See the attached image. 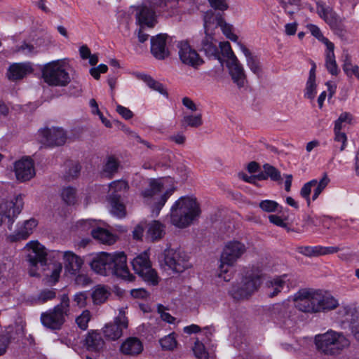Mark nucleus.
I'll list each match as a JSON object with an SVG mask.
<instances>
[{
	"mask_svg": "<svg viewBox=\"0 0 359 359\" xmlns=\"http://www.w3.org/2000/svg\"><path fill=\"white\" fill-rule=\"evenodd\" d=\"M203 123L202 113L196 111L195 113L184 112L182 118V124L186 127L198 128Z\"/></svg>",
	"mask_w": 359,
	"mask_h": 359,
	"instance_id": "58836bf2",
	"label": "nucleus"
},
{
	"mask_svg": "<svg viewBox=\"0 0 359 359\" xmlns=\"http://www.w3.org/2000/svg\"><path fill=\"white\" fill-rule=\"evenodd\" d=\"M126 308H121L118 315L114 318L113 323L107 324L102 329L107 339L116 340L123 334V330L128 327V318L126 317Z\"/></svg>",
	"mask_w": 359,
	"mask_h": 359,
	"instance_id": "2eb2a0df",
	"label": "nucleus"
},
{
	"mask_svg": "<svg viewBox=\"0 0 359 359\" xmlns=\"http://www.w3.org/2000/svg\"><path fill=\"white\" fill-rule=\"evenodd\" d=\"M234 264H228L227 263H223L221 258H219V265L218 269V277L228 282L233 278V271L231 269Z\"/></svg>",
	"mask_w": 359,
	"mask_h": 359,
	"instance_id": "8fccbe9b",
	"label": "nucleus"
},
{
	"mask_svg": "<svg viewBox=\"0 0 359 359\" xmlns=\"http://www.w3.org/2000/svg\"><path fill=\"white\" fill-rule=\"evenodd\" d=\"M352 116L348 112H343L334 121V130H341L348 124L351 123Z\"/></svg>",
	"mask_w": 359,
	"mask_h": 359,
	"instance_id": "603ef678",
	"label": "nucleus"
},
{
	"mask_svg": "<svg viewBox=\"0 0 359 359\" xmlns=\"http://www.w3.org/2000/svg\"><path fill=\"white\" fill-rule=\"evenodd\" d=\"M165 234V226L158 221H152L147 226L146 238L156 241L161 239Z\"/></svg>",
	"mask_w": 359,
	"mask_h": 359,
	"instance_id": "c9c22d12",
	"label": "nucleus"
},
{
	"mask_svg": "<svg viewBox=\"0 0 359 359\" xmlns=\"http://www.w3.org/2000/svg\"><path fill=\"white\" fill-rule=\"evenodd\" d=\"M111 295V290L108 286L97 285L94 287L91 292V298L93 304L100 305L104 304Z\"/></svg>",
	"mask_w": 359,
	"mask_h": 359,
	"instance_id": "e433bc0d",
	"label": "nucleus"
},
{
	"mask_svg": "<svg viewBox=\"0 0 359 359\" xmlns=\"http://www.w3.org/2000/svg\"><path fill=\"white\" fill-rule=\"evenodd\" d=\"M34 71L33 65L29 62L11 64L7 72L8 78L13 81L23 79Z\"/></svg>",
	"mask_w": 359,
	"mask_h": 359,
	"instance_id": "a878e982",
	"label": "nucleus"
},
{
	"mask_svg": "<svg viewBox=\"0 0 359 359\" xmlns=\"http://www.w3.org/2000/svg\"><path fill=\"white\" fill-rule=\"evenodd\" d=\"M37 226L38 221L34 218L18 222L15 230L8 236V239L11 242L25 240L34 233Z\"/></svg>",
	"mask_w": 359,
	"mask_h": 359,
	"instance_id": "6ab92c4d",
	"label": "nucleus"
},
{
	"mask_svg": "<svg viewBox=\"0 0 359 359\" xmlns=\"http://www.w3.org/2000/svg\"><path fill=\"white\" fill-rule=\"evenodd\" d=\"M177 46L180 60L184 65L197 68L203 64L201 57L187 41H179Z\"/></svg>",
	"mask_w": 359,
	"mask_h": 359,
	"instance_id": "f3484780",
	"label": "nucleus"
},
{
	"mask_svg": "<svg viewBox=\"0 0 359 359\" xmlns=\"http://www.w3.org/2000/svg\"><path fill=\"white\" fill-rule=\"evenodd\" d=\"M13 51L15 53H21L26 55H32L37 52L36 48L32 44L26 41H22L18 44Z\"/></svg>",
	"mask_w": 359,
	"mask_h": 359,
	"instance_id": "864d4df0",
	"label": "nucleus"
},
{
	"mask_svg": "<svg viewBox=\"0 0 359 359\" xmlns=\"http://www.w3.org/2000/svg\"><path fill=\"white\" fill-rule=\"evenodd\" d=\"M51 260L63 259L65 269L69 274H76L83 264V259L72 251L53 250L50 253Z\"/></svg>",
	"mask_w": 359,
	"mask_h": 359,
	"instance_id": "4468645a",
	"label": "nucleus"
},
{
	"mask_svg": "<svg viewBox=\"0 0 359 359\" xmlns=\"http://www.w3.org/2000/svg\"><path fill=\"white\" fill-rule=\"evenodd\" d=\"M199 46L207 57L217 59L220 61L218 41L214 34H204L200 39Z\"/></svg>",
	"mask_w": 359,
	"mask_h": 359,
	"instance_id": "b1692460",
	"label": "nucleus"
},
{
	"mask_svg": "<svg viewBox=\"0 0 359 359\" xmlns=\"http://www.w3.org/2000/svg\"><path fill=\"white\" fill-rule=\"evenodd\" d=\"M245 244L237 239L226 241L220 255L223 263L235 264L246 252Z\"/></svg>",
	"mask_w": 359,
	"mask_h": 359,
	"instance_id": "ddd939ff",
	"label": "nucleus"
},
{
	"mask_svg": "<svg viewBox=\"0 0 359 359\" xmlns=\"http://www.w3.org/2000/svg\"><path fill=\"white\" fill-rule=\"evenodd\" d=\"M326 58H325V66L327 71L332 75H337L338 74V67L335 60V56L334 53V44L332 48L327 47Z\"/></svg>",
	"mask_w": 359,
	"mask_h": 359,
	"instance_id": "a18cd8bd",
	"label": "nucleus"
},
{
	"mask_svg": "<svg viewBox=\"0 0 359 359\" xmlns=\"http://www.w3.org/2000/svg\"><path fill=\"white\" fill-rule=\"evenodd\" d=\"M260 285L259 274L248 273L234 283L229 290L230 295L236 299H243L251 296Z\"/></svg>",
	"mask_w": 359,
	"mask_h": 359,
	"instance_id": "9b49d317",
	"label": "nucleus"
},
{
	"mask_svg": "<svg viewBox=\"0 0 359 359\" xmlns=\"http://www.w3.org/2000/svg\"><path fill=\"white\" fill-rule=\"evenodd\" d=\"M219 53H221L226 57V62L230 61L233 57H237L233 53L231 45L228 41H223L218 43Z\"/></svg>",
	"mask_w": 359,
	"mask_h": 359,
	"instance_id": "6e6d98bb",
	"label": "nucleus"
},
{
	"mask_svg": "<svg viewBox=\"0 0 359 359\" xmlns=\"http://www.w3.org/2000/svg\"><path fill=\"white\" fill-rule=\"evenodd\" d=\"M183 0H143L142 4L147 5L149 8L159 9L162 11L169 12V15L175 13L178 7H182Z\"/></svg>",
	"mask_w": 359,
	"mask_h": 359,
	"instance_id": "cd10ccee",
	"label": "nucleus"
},
{
	"mask_svg": "<svg viewBox=\"0 0 359 359\" xmlns=\"http://www.w3.org/2000/svg\"><path fill=\"white\" fill-rule=\"evenodd\" d=\"M129 186L124 180H115L109 184L107 199L109 198H125V194L127 192Z\"/></svg>",
	"mask_w": 359,
	"mask_h": 359,
	"instance_id": "2f4dec72",
	"label": "nucleus"
},
{
	"mask_svg": "<svg viewBox=\"0 0 359 359\" xmlns=\"http://www.w3.org/2000/svg\"><path fill=\"white\" fill-rule=\"evenodd\" d=\"M320 216L317 215H305L304 216V224L302 228L299 227L298 224H297V227L295 229H293V231H295L298 233H301L307 230L309 227H316L320 225Z\"/></svg>",
	"mask_w": 359,
	"mask_h": 359,
	"instance_id": "37998d69",
	"label": "nucleus"
},
{
	"mask_svg": "<svg viewBox=\"0 0 359 359\" xmlns=\"http://www.w3.org/2000/svg\"><path fill=\"white\" fill-rule=\"evenodd\" d=\"M175 190L176 182L170 177L151 178L141 191V196L144 202L151 205L152 215L157 217Z\"/></svg>",
	"mask_w": 359,
	"mask_h": 359,
	"instance_id": "f03ea898",
	"label": "nucleus"
},
{
	"mask_svg": "<svg viewBox=\"0 0 359 359\" xmlns=\"http://www.w3.org/2000/svg\"><path fill=\"white\" fill-rule=\"evenodd\" d=\"M92 236L100 243L109 245L114 244L117 240L116 235L101 226V223H99L96 229L92 230Z\"/></svg>",
	"mask_w": 359,
	"mask_h": 359,
	"instance_id": "72a5a7b5",
	"label": "nucleus"
},
{
	"mask_svg": "<svg viewBox=\"0 0 359 359\" xmlns=\"http://www.w3.org/2000/svg\"><path fill=\"white\" fill-rule=\"evenodd\" d=\"M99 223H102V222L91 219H82L76 222L75 229L80 231H92L93 229H96L98 226Z\"/></svg>",
	"mask_w": 359,
	"mask_h": 359,
	"instance_id": "09e8293b",
	"label": "nucleus"
},
{
	"mask_svg": "<svg viewBox=\"0 0 359 359\" xmlns=\"http://www.w3.org/2000/svg\"><path fill=\"white\" fill-rule=\"evenodd\" d=\"M241 177L245 182L255 183L256 179L266 180L270 177L271 180L278 181L280 178V172L273 166L266 164L264 165L263 172L257 176H248L245 174H240Z\"/></svg>",
	"mask_w": 359,
	"mask_h": 359,
	"instance_id": "7c9ffc66",
	"label": "nucleus"
},
{
	"mask_svg": "<svg viewBox=\"0 0 359 359\" xmlns=\"http://www.w3.org/2000/svg\"><path fill=\"white\" fill-rule=\"evenodd\" d=\"M61 197L67 205H74L77 202L76 190L72 187H66L62 189Z\"/></svg>",
	"mask_w": 359,
	"mask_h": 359,
	"instance_id": "de8ad7c7",
	"label": "nucleus"
},
{
	"mask_svg": "<svg viewBox=\"0 0 359 359\" xmlns=\"http://www.w3.org/2000/svg\"><path fill=\"white\" fill-rule=\"evenodd\" d=\"M259 208L266 212H274L278 210L280 205L275 201L263 200L259 204Z\"/></svg>",
	"mask_w": 359,
	"mask_h": 359,
	"instance_id": "e2e57ef3",
	"label": "nucleus"
},
{
	"mask_svg": "<svg viewBox=\"0 0 359 359\" xmlns=\"http://www.w3.org/2000/svg\"><path fill=\"white\" fill-rule=\"evenodd\" d=\"M334 145L333 150V156L332 158V161H333L334 156L339 150V151H342L345 149L347 144V137L344 133H342L341 130H334Z\"/></svg>",
	"mask_w": 359,
	"mask_h": 359,
	"instance_id": "c03bdc74",
	"label": "nucleus"
},
{
	"mask_svg": "<svg viewBox=\"0 0 359 359\" xmlns=\"http://www.w3.org/2000/svg\"><path fill=\"white\" fill-rule=\"evenodd\" d=\"M72 69L69 58L54 60L44 64L41 67L42 79L50 86L66 87L71 82L69 72Z\"/></svg>",
	"mask_w": 359,
	"mask_h": 359,
	"instance_id": "20e7f679",
	"label": "nucleus"
},
{
	"mask_svg": "<svg viewBox=\"0 0 359 359\" xmlns=\"http://www.w3.org/2000/svg\"><path fill=\"white\" fill-rule=\"evenodd\" d=\"M126 13L129 18L134 15L136 24L140 28H152L157 24L156 11L142 3L140 5L130 6Z\"/></svg>",
	"mask_w": 359,
	"mask_h": 359,
	"instance_id": "f8f14e48",
	"label": "nucleus"
},
{
	"mask_svg": "<svg viewBox=\"0 0 359 359\" xmlns=\"http://www.w3.org/2000/svg\"><path fill=\"white\" fill-rule=\"evenodd\" d=\"M41 266L43 267L44 276L48 278V282L55 284L59 280L62 271V265L60 260L48 259L46 265Z\"/></svg>",
	"mask_w": 359,
	"mask_h": 359,
	"instance_id": "c756f323",
	"label": "nucleus"
},
{
	"mask_svg": "<svg viewBox=\"0 0 359 359\" xmlns=\"http://www.w3.org/2000/svg\"><path fill=\"white\" fill-rule=\"evenodd\" d=\"M193 352L195 356L198 359H208L210 356V353L205 348L203 343L199 341H196L193 347Z\"/></svg>",
	"mask_w": 359,
	"mask_h": 359,
	"instance_id": "bf43d9fd",
	"label": "nucleus"
},
{
	"mask_svg": "<svg viewBox=\"0 0 359 359\" xmlns=\"http://www.w3.org/2000/svg\"><path fill=\"white\" fill-rule=\"evenodd\" d=\"M285 276L276 277L268 280L267 282V293L269 296L273 297L277 295L285 288Z\"/></svg>",
	"mask_w": 359,
	"mask_h": 359,
	"instance_id": "ea45409f",
	"label": "nucleus"
},
{
	"mask_svg": "<svg viewBox=\"0 0 359 359\" xmlns=\"http://www.w3.org/2000/svg\"><path fill=\"white\" fill-rule=\"evenodd\" d=\"M313 184H316V180H312L304 184L300 191L301 196L306 199L308 205L311 204L310 194L313 188Z\"/></svg>",
	"mask_w": 359,
	"mask_h": 359,
	"instance_id": "0e129e2a",
	"label": "nucleus"
},
{
	"mask_svg": "<svg viewBox=\"0 0 359 359\" xmlns=\"http://www.w3.org/2000/svg\"><path fill=\"white\" fill-rule=\"evenodd\" d=\"M14 172L17 180L26 182L32 179L35 175L34 163L30 157H22L14 163Z\"/></svg>",
	"mask_w": 359,
	"mask_h": 359,
	"instance_id": "aec40b11",
	"label": "nucleus"
},
{
	"mask_svg": "<svg viewBox=\"0 0 359 359\" xmlns=\"http://www.w3.org/2000/svg\"><path fill=\"white\" fill-rule=\"evenodd\" d=\"M24 205V196L15 194L3 199L0 203V226L7 221L8 228L21 212Z\"/></svg>",
	"mask_w": 359,
	"mask_h": 359,
	"instance_id": "1a4fd4ad",
	"label": "nucleus"
},
{
	"mask_svg": "<svg viewBox=\"0 0 359 359\" xmlns=\"http://www.w3.org/2000/svg\"><path fill=\"white\" fill-rule=\"evenodd\" d=\"M162 266L166 269L178 273L191 266L188 255L180 249L167 248L163 252Z\"/></svg>",
	"mask_w": 359,
	"mask_h": 359,
	"instance_id": "9d476101",
	"label": "nucleus"
},
{
	"mask_svg": "<svg viewBox=\"0 0 359 359\" xmlns=\"http://www.w3.org/2000/svg\"><path fill=\"white\" fill-rule=\"evenodd\" d=\"M314 313L327 312L337 309L339 306V301L327 292L316 290V294L314 297Z\"/></svg>",
	"mask_w": 359,
	"mask_h": 359,
	"instance_id": "412c9836",
	"label": "nucleus"
},
{
	"mask_svg": "<svg viewBox=\"0 0 359 359\" xmlns=\"http://www.w3.org/2000/svg\"><path fill=\"white\" fill-rule=\"evenodd\" d=\"M158 313L160 314V317L162 320L172 325H176L179 323V320H177L175 317L172 316L168 311L167 309L163 306L158 304L157 306Z\"/></svg>",
	"mask_w": 359,
	"mask_h": 359,
	"instance_id": "052dcab7",
	"label": "nucleus"
},
{
	"mask_svg": "<svg viewBox=\"0 0 359 359\" xmlns=\"http://www.w3.org/2000/svg\"><path fill=\"white\" fill-rule=\"evenodd\" d=\"M124 198H109L107 199L110 205L109 212L111 215L118 219L125 218L127 215L126 203Z\"/></svg>",
	"mask_w": 359,
	"mask_h": 359,
	"instance_id": "4c0bfd02",
	"label": "nucleus"
},
{
	"mask_svg": "<svg viewBox=\"0 0 359 359\" xmlns=\"http://www.w3.org/2000/svg\"><path fill=\"white\" fill-rule=\"evenodd\" d=\"M210 6L215 10L219 11H226L229 8V4L227 0H208Z\"/></svg>",
	"mask_w": 359,
	"mask_h": 359,
	"instance_id": "774afa93",
	"label": "nucleus"
},
{
	"mask_svg": "<svg viewBox=\"0 0 359 359\" xmlns=\"http://www.w3.org/2000/svg\"><path fill=\"white\" fill-rule=\"evenodd\" d=\"M316 12L332 29L339 28L344 22V19L341 18L332 7L324 3H317Z\"/></svg>",
	"mask_w": 359,
	"mask_h": 359,
	"instance_id": "4be33fe9",
	"label": "nucleus"
},
{
	"mask_svg": "<svg viewBox=\"0 0 359 359\" xmlns=\"http://www.w3.org/2000/svg\"><path fill=\"white\" fill-rule=\"evenodd\" d=\"M314 344L316 349L322 353L336 355L349 346L350 341L343 332L328 330L325 333L316 334Z\"/></svg>",
	"mask_w": 359,
	"mask_h": 359,
	"instance_id": "39448f33",
	"label": "nucleus"
},
{
	"mask_svg": "<svg viewBox=\"0 0 359 359\" xmlns=\"http://www.w3.org/2000/svg\"><path fill=\"white\" fill-rule=\"evenodd\" d=\"M239 50L243 53L246 59L247 66L256 75L262 74V65L258 57L251 53L244 45L239 44Z\"/></svg>",
	"mask_w": 359,
	"mask_h": 359,
	"instance_id": "473e14b6",
	"label": "nucleus"
},
{
	"mask_svg": "<svg viewBox=\"0 0 359 359\" xmlns=\"http://www.w3.org/2000/svg\"><path fill=\"white\" fill-rule=\"evenodd\" d=\"M135 76L137 79L142 81L149 88L161 94H164L165 93L163 86L161 83L154 80L151 76L140 72L135 73Z\"/></svg>",
	"mask_w": 359,
	"mask_h": 359,
	"instance_id": "a19ab883",
	"label": "nucleus"
},
{
	"mask_svg": "<svg viewBox=\"0 0 359 359\" xmlns=\"http://www.w3.org/2000/svg\"><path fill=\"white\" fill-rule=\"evenodd\" d=\"M167 35L160 34L151 39V52L158 60H164L169 56V50L166 46Z\"/></svg>",
	"mask_w": 359,
	"mask_h": 359,
	"instance_id": "bb28decb",
	"label": "nucleus"
},
{
	"mask_svg": "<svg viewBox=\"0 0 359 359\" xmlns=\"http://www.w3.org/2000/svg\"><path fill=\"white\" fill-rule=\"evenodd\" d=\"M316 290L303 288L297 292L293 296V306L298 310L305 313H314V297Z\"/></svg>",
	"mask_w": 359,
	"mask_h": 359,
	"instance_id": "dca6fc26",
	"label": "nucleus"
},
{
	"mask_svg": "<svg viewBox=\"0 0 359 359\" xmlns=\"http://www.w3.org/2000/svg\"><path fill=\"white\" fill-rule=\"evenodd\" d=\"M69 311V299L67 294H63L60 298V304L41 313V322L47 329L51 330H60L65 322V318Z\"/></svg>",
	"mask_w": 359,
	"mask_h": 359,
	"instance_id": "423d86ee",
	"label": "nucleus"
},
{
	"mask_svg": "<svg viewBox=\"0 0 359 359\" xmlns=\"http://www.w3.org/2000/svg\"><path fill=\"white\" fill-rule=\"evenodd\" d=\"M118 166V163L114 157L108 158L103 170V174L107 177H111L117 170Z\"/></svg>",
	"mask_w": 359,
	"mask_h": 359,
	"instance_id": "680f3d73",
	"label": "nucleus"
},
{
	"mask_svg": "<svg viewBox=\"0 0 359 359\" xmlns=\"http://www.w3.org/2000/svg\"><path fill=\"white\" fill-rule=\"evenodd\" d=\"M343 70L348 76L354 75L359 80V66L353 65L347 56L343 65Z\"/></svg>",
	"mask_w": 359,
	"mask_h": 359,
	"instance_id": "4d7b16f0",
	"label": "nucleus"
},
{
	"mask_svg": "<svg viewBox=\"0 0 359 359\" xmlns=\"http://www.w3.org/2000/svg\"><path fill=\"white\" fill-rule=\"evenodd\" d=\"M88 293L86 292H79L74 295L73 301L79 308H83L87 305Z\"/></svg>",
	"mask_w": 359,
	"mask_h": 359,
	"instance_id": "69168bd1",
	"label": "nucleus"
},
{
	"mask_svg": "<svg viewBox=\"0 0 359 359\" xmlns=\"http://www.w3.org/2000/svg\"><path fill=\"white\" fill-rule=\"evenodd\" d=\"M39 139L47 146H60L65 143L67 134L59 127L46 128L39 131Z\"/></svg>",
	"mask_w": 359,
	"mask_h": 359,
	"instance_id": "a211bd4d",
	"label": "nucleus"
},
{
	"mask_svg": "<svg viewBox=\"0 0 359 359\" xmlns=\"http://www.w3.org/2000/svg\"><path fill=\"white\" fill-rule=\"evenodd\" d=\"M90 265L93 271L102 276L114 275L128 282L135 280V276L129 271L127 257L123 252H101L93 257Z\"/></svg>",
	"mask_w": 359,
	"mask_h": 359,
	"instance_id": "f257e3e1",
	"label": "nucleus"
},
{
	"mask_svg": "<svg viewBox=\"0 0 359 359\" xmlns=\"http://www.w3.org/2000/svg\"><path fill=\"white\" fill-rule=\"evenodd\" d=\"M226 66L233 82L238 88L245 86L247 83L245 70L238 58L233 57L230 61H226Z\"/></svg>",
	"mask_w": 359,
	"mask_h": 359,
	"instance_id": "5701e85b",
	"label": "nucleus"
},
{
	"mask_svg": "<svg viewBox=\"0 0 359 359\" xmlns=\"http://www.w3.org/2000/svg\"><path fill=\"white\" fill-rule=\"evenodd\" d=\"M22 251L30 267L29 271L30 276H36L38 275L36 270L38 264L46 265V261L50 259V253L53 250L48 251L39 241L32 240L26 243Z\"/></svg>",
	"mask_w": 359,
	"mask_h": 359,
	"instance_id": "0eeeda50",
	"label": "nucleus"
},
{
	"mask_svg": "<svg viewBox=\"0 0 359 359\" xmlns=\"http://www.w3.org/2000/svg\"><path fill=\"white\" fill-rule=\"evenodd\" d=\"M223 34L229 40L234 42L237 46L239 48L240 45H243L238 40V36L234 33V27L233 25L231 23L227 22L224 18L221 21V24L219 26Z\"/></svg>",
	"mask_w": 359,
	"mask_h": 359,
	"instance_id": "79ce46f5",
	"label": "nucleus"
},
{
	"mask_svg": "<svg viewBox=\"0 0 359 359\" xmlns=\"http://www.w3.org/2000/svg\"><path fill=\"white\" fill-rule=\"evenodd\" d=\"M131 265L134 271L147 284L155 285L158 283L159 277L152 268L148 250L134 257L131 261Z\"/></svg>",
	"mask_w": 359,
	"mask_h": 359,
	"instance_id": "6e6552de",
	"label": "nucleus"
},
{
	"mask_svg": "<svg viewBox=\"0 0 359 359\" xmlns=\"http://www.w3.org/2000/svg\"><path fill=\"white\" fill-rule=\"evenodd\" d=\"M330 182V179L327 174L321 177L320 180H316V184H313V194L312 196V201H316L323 191L326 188Z\"/></svg>",
	"mask_w": 359,
	"mask_h": 359,
	"instance_id": "3c124183",
	"label": "nucleus"
},
{
	"mask_svg": "<svg viewBox=\"0 0 359 359\" xmlns=\"http://www.w3.org/2000/svg\"><path fill=\"white\" fill-rule=\"evenodd\" d=\"M83 345L87 351L99 354L104 348V341L97 330H90L86 335Z\"/></svg>",
	"mask_w": 359,
	"mask_h": 359,
	"instance_id": "393cba45",
	"label": "nucleus"
},
{
	"mask_svg": "<svg viewBox=\"0 0 359 359\" xmlns=\"http://www.w3.org/2000/svg\"><path fill=\"white\" fill-rule=\"evenodd\" d=\"M143 350L142 342L135 337L127 339L121 346V351L126 355H137Z\"/></svg>",
	"mask_w": 359,
	"mask_h": 359,
	"instance_id": "f704fd0d",
	"label": "nucleus"
},
{
	"mask_svg": "<svg viewBox=\"0 0 359 359\" xmlns=\"http://www.w3.org/2000/svg\"><path fill=\"white\" fill-rule=\"evenodd\" d=\"M223 18L222 14L216 13L212 10L205 12L203 17L204 34H215V31L220 26Z\"/></svg>",
	"mask_w": 359,
	"mask_h": 359,
	"instance_id": "c85d7f7f",
	"label": "nucleus"
},
{
	"mask_svg": "<svg viewBox=\"0 0 359 359\" xmlns=\"http://www.w3.org/2000/svg\"><path fill=\"white\" fill-rule=\"evenodd\" d=\"M201 214L200 205L191 196H182L177 200L170 208L171 223L179 228L191 224Z\"/></svg>",
	"mask_w": 359,
	"mask_h": 359,
	"instance_id": "7ed1b4c3",
	"label": "nucleus"
},
{
	"mask_svg": "<svg viewBox=\"0 0 359 359\" xmlns=\"http://www.w3.org/2000/svg\"><path fill=\"white\" fill-rule=\"evenodd\" d=\"M308 29L311 34L317 39L322 41L327 47L330 46V47L332 48L333 43L323 35L318 27L315 25H309Z\"/></svg>",
	"mask_w": 359,
	"mask_h": 359,
	"instance_id": "13d9d810",
	"label": "nucleus"
},
{
	"mask_svg": "<svg viewBox=\"0 0 359 359\" xmlns=\"http://www.w3.org/2000/svg\"><path fill=\"white\" fill-rule=\"evenodd\" d=\"M297 251L308 257L318 256V245L316 246H301L297 248Z\"/></svg>",
	"mask_w": 359,
	"mask_h": 359,
	"instance_id": "338daca9",
	"label": "nucleus"
},
{
	"mask_svg": "<svg viewBox=\"0 0 359 359\" xmlns=\"http://www.w3.org/2000/svg\"><path fill=\"white\" fill-rule=\"evenodd\" d=\"M161 348L164 351H173L177 346V334L171 332L159 339Z\"/></svg>",
	"mask_w": 359,
	"mask_h": 359,
	"instance_id": "49530a36",
	"label": "nucleus"
},
{
	"mask_svg": "<svg viewBox=\"0 0 359 359\" xmlns=\"http://www.w3.org/2000/svg\"><path fill=\"white\" fill-rule=\"evenodd\" d=\"M91 319V313L88 310H83L81 313L76 318V323L78 327L86 330L88 328V323Z\"/></svg>",
	"mask_w": 359,
	"mask_h": 359,
	"instance_id": "5fc2aeb1",
	"label": "nucleus"
}]
</instances>
